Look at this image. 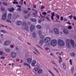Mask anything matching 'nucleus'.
Here are the masks:
<instances>
[{
    "label": "nucleus",
    "instance_id": "40",
    "mask_svg": "<svg viewBox=\"0 0 76 76\" xmlns=\"http://www.w3.org/2000/svg\"><path fill=\"white\" fill-rule=\"evenodd\" d=\"M3 4H4V5L6 6H7V3L6 2L4 3H3Z\"/></svg>",
    "mask_w": 76,
    "mask_h": 76
},
{
    "label": "nucleus",
    "instance_id": "21",
    "mask_svg": "<svg viewBox=\"0 0 76 76\" xmlns=\"http://www.w3.org/2000/svg\"><path fill=\"white\" fill-rule=\"evenodd\" d=\"M71 44H72V46H74V45H75V42L73 40H71Z\"/></svg>",
    "mask_w": 76,
    "mask_h": 76
},
{
    "label": "nucleus",
    "instance_id": "25",
    "mask_svg": "<svg viewBox=\"0 0 76 76\" xmlns=\"http://www.w3.org/2000/svg\"><path fill=\"white\" fill-rule=\"evenodd\" d=\"M37 28H38V29H41V26L40 25H37Z\"/></svg>",
    "mask_w": 76,
    "mask_h": 76
},
{
    "label": "nucleus",
    "instance_id": "54",
    "mask_svg": "<svg viewBox=\"0 0 76 76\" xmlns=\"http://www.w3.org/2000/svg\"><path fill=\"white\" fill-rule=\"evenodd\" d=\"M33 14L34 15V16H36V13H35V12H33Z\"/></svg>",
    "mask_w": 76,
    "mask_h": 76
},
{
    "label": "nucleus",
    "instance_id": "64",
    "mask_svg": "<svg viewBox=\"0 0 76 76\" xmlns=\"http://www.w3.org/2000/svg\"><path fill=\"white\" fill-rule=\"evenodd\" d=\"M33 7L34 8H36L37 6H36V5H33Z\"/></svg>",
    "mask_w": 76,
    "mask_h": 76
},
{
    "label": "nucleus",
    "instance_id": "56",
    "mask_svg": "<svg viewBox=\"0 0 76 76\" xmlns=\"http://www.w3.org/2000/svg\"><path fill=\"white\" fill-rule=\"evenodd\" d=\"M45 50H47V51L48 50H49V48H45Z\"/></svg>",
    "mask_w": 76,
    "mask_h": 76
},
{
    "label": "nucleus",
    "instance_id": "28",
    "mask_svg": "<svg viewBox=\"0 0 76 76\" xmlns=\"http://www.w3.org/2000/svg\"><path fill=\"white\" fill-rule=\"evenodd\" d=\"M23 0H21V1L20 2L19 4L21 5H22V4H23Z\"/></svg>",
    "mask_w": 76,
    "mask_h": 76
},
{
    "label": "nucleus",
    "instance_id": "36",
    "mask_svg": "<svg viewBox=\"0 0 76 76\" xmlns=\"http://www.w3.org/2000/svg\"><path fill=\"white\" fill-rule=\"evenodd\" d=\"M68 28L69 29H72V26H69L68 27Z\"/></svg>",
    "mask_w": 76,
    "mask_h": 76
},
{
    "label": "nucleus",
    "instance_id": "44",
    "mask_svg": "<svg viewBox=\"0 0 76 76\" xmlns=\"http://www.w3.org/2000/svg\"><path fill=\"white\" fill-rule=\"evenodd\" d=\"M71 71L72 72H73V71H74V67H72L71 69Z\"/></svg>",
    "mask_w": 76,
    "mask_h": 76
},
{
    "label": "nucleus",
    "instance_id": "3",
    "mask_svg": "<svg viewBox=\"0 0 76 76\" xmlns=\"http://www.w3.org/2000/svg\"><path fill=\"white\" fill-rule=\"evenodd\" d=\"M51 40V38L50 37H47L44 39V42L45 43H48Z\"/></svg>",
    "mask_w": 76,
    "mask_h": 76
},
{
    "label": "nucleus",
    "instance_id": "38",
    "mask_svg": "<svg viewBox=\"0 0 76 76\" xmlns=\"http://www.w3.org/2000/svg\"><path fill=\"white\" fill-rule=\"evenodd\" d=\"M38 22L39 23H41V22L42 21V20L41 19H38Z\"/></svg>",
    "mask_w": 76,
    "mask_h": 76
},
{
    "label": "nucleus",
    "instance_id": "62",
    "mask_svg": "<svg viewBox=\"0 0 76 76\" xmlns=\"http://www.w3.org/2000/svg\"><path fill=\"white\" fill-rule=\"evenodd\" d=\"M51 13V11H49L47 12V13Z\"/></svg>",
    "mask_w": 76,
    "mask_h": 76
},
{
    "label": "nucleus",
    "instance_id": "24",
    "mask_svg": "<svg viewBox=\"0 0 76 76\" xmlns=\"http://www.w3.org/2000/svg\"><path fill=\"white\" fill-rule=\"evenodd\" d=\"M45 36L42 34H41L40 36V38L41 39H43V38H44Z\"/></svg>",
    "mask_w": 76,
    "mask_h": 76
},
{
    "label": "nucleus",
    "instance_id": "51",
    "mask_svg": "<svg viewBox=\"0 0 76 76\" xmlns=\"http://www.w3.org/2000/svg\"><path fill=\"white\" fill-rule=\"evenodd\" d=\"M16 7H20V8L21 7V6L19 5H17Z\"/></svg>",
    "mask_w": 76,
    "mask_h": 76
},
{
    "label": "nucleus",
    "instance_id": "34",
    "mask_svg": "<svg viewBox=\"0 0 76 76\" xmlns=\"http://www.w3.org/2000/svg\"><path fill=\"white\" fill-rule=\"evenodd\" d=\"M1 10H2V12H4V11H5V9L3 8V7H2L1 8Z\"/></svg>",
    "mask_w": 76,
    "mask_h": 76
},
{
    "label": "nucleus",
    "instance_id": "32",
    "mask_svg": "<svg viewBox=\"0 0 76 76\" xmlns=\"http://www.w3.org/2000/svg\"><path fill=\"white\" fill-rule=\"evenodd\" d=\"M34 48L36 52V53H38V54H39V51H38V50H37V49L35 48Z\"/></svg>",
    "mask_w": 76,
    "mask_h": 76
},
{
    "label": "nucleus",
    "instance_id": "2",
    "mask_svg": "<svg viewBox=\"0 0 76 76\" xmlns=\"http://www.w3.org/2000/svg\"><path fill=\"white\" fill-rule=\"evenodd\" d=\"M51 45L53 46V47H55L56 46L57 44V40L56 39H53L51 41Z\"/></svg>",
    "mask_w": 76,
    "mask_h": 76
},
{
    "label": "nucleus",
    "instance_id": "43",
    "mask_svg": "<svg viewBox=\"0 0 76 76\" xmlns=\"http://www.w3.org/2000/svg\"><path fill=\"white\" fill-rule=\"evenodd\" d=\"M53 69H54V70L56 71V72H57V73H58V70H57V69H56L54 67H53Z\"/></svg>",
    "mask_w": 76,
    "mask_h": 76
},
{
    "label": "nucleus",
    "instance_id": "20",
    "mask_svg": "<svg viewBox=\"0 0 76 76\" xmlns=\"http://www.w3.org/2000/svg\"><path fill=\"white\" fill-rule=\"evenodd\" d=\"M24 65L25 66H27L29 67V68L31 69V66H30V65H29V64H28V63H24Z\"/></svg>",
    "mask_w": 76,
    "mask_h": 76
},
{
    "label": "nucleus",
    "instance_id": "26",
    "mask_svg": "<svg viewBox=\"0 0 76 76\" xmlns=\"http://www.w3.org/2000/svg\"><path fill=\"white\" fill-rule=\"evenodd\" d=\"M43 42L44 41H43V40H41L39 42V44H40L41 45H42V44L43 43Z\"/></svg>",
    "mask_w": 76,
    "mask_h": 76
},
{
    "label": "nucleus",
    "instance_id": "33",
    "mask_svg": "<svg viewBox=\"0 0 76 76\" xmlns=\"http://www.w3.org/2000/svg\"><path fill=\"white\" fill-rule=\"evenodd\" d=\"M58 58L59 60H60V61L62 62V58H61V57L60 56H58Z\"/></svg>",
    "mask_w": 76,
    "mask_h": 76
},
{
    "label": "nucleus",
    "instance_id": "27",
    "mask_svg": "<svg viewBox=\"0 0 76 76\" xmlns=\"http://www.w3.org/2000/svg\"><path fill=\"white\" fill-rule=\"evenodd\" d=\"M0 31V32H1L3 33H7V32L6 31L4 30H3Z\"/></svg>",
    "mask_w": 76,
    "mask_h": 76
},
{
    "label": "nucleus",
    "instance_id": "16",
    "mask_svg": "<svg viewBox=\"0 0 76 76\" xmlns=\"http://www.w3.org/2000/svg\"><path fill=\"white\" fill-rule=\"evenodd\" d=\"M8 10L10 12H12L14 11V8H11L8 9Z\"/></svg>",
    "mask_w": 76,
    "mask_h": 76
},
{
    "label": "nucleus",
    "instance_id": "58",
    "mask_svg": "<svg viewBox=\"0 0 76 76\" xmlns=\"http://www.w3.org/2000/svg\"><path fill=\"white\" fill-rule=\"evenodd\" d=\"M69 18H70V19H72V17H73V16L72 15H70L69 16Z\"/></svg>",
    "mask_w": 76,
    "mask_h": 76
},
{
    "label": "nucleus",
    "instance_id": "53",
    "mask_svg": "<svg viewBox=\"0 0 76 76\" xmlns=\"http://www.w3.org/2000/svg\"><path fill=\"white\" fill-rule=\"evenodd\" d=\"M60 19H61V20H63V17H61Z\"/></svg>",
    "mask_w": 76,
    "mask_h": 76
},
{
    "label": "nucleus",
    "instance_id": "61",
    "mask_svg": "<svg viewBox=\"0 0 76 76\" xmlns=\"http://www.w3.org/2000/svg\"><path fill=\"white\" fill-rule=\"evenodd\" d=\"M51 62L52 63H53V64H55V62H54L53 61H52Z\"/></svg>",
    "mask_w": 76,
    "mask_h": 76
},
{
    "label": "nucleus",
    "instance_id": "31",
    "mask_svg": "<svg viewBox=\"0 0 76 76\" xmlns=\"http://www.w3.org/2000/svg\"><path fill=\"white\" fill-rule=\"evenodd\" d=\"M29 12V11H28V10H24L23 11V13H25V14H26V13H28Z\"/></svg>",
    "mask_w": 76,
    "mask_h": 76
},
{
    "label": "nucleus",
    "instance_id": "46",
    "mask_svg": "<svg viewBox=\"0 0 76 76\" xmlns=\"http://www.w3.org/2000/svg\"><path fill=\"white\" fill-rule=\"evenodd\" d=\"M45 7H44V6L43 5L41 7V9L42 10V9H44Z\"/></svg>",
    "mask_w": 76,
    "mask_h": 76
},
{
    "label": "nucleus",
    "instance_id": "8",
    "mask_svg": "<svg viewBox=\"0 0 76 76\" xmlns=\"http://www.w3.org/2000/svg\"><path fill=\"white\" fill-rule=\"evenodd\" d=\"M11 56L13 58H15V57H16V54L15 52H12L11 53Z\"/></svg>",
    "mask_w": 76,
    "mask_h": 76
},
{
    "label": "nucleus",
    "instance_id": "48",
    "mask_svg": "<svg viewBox=\"0 0 76 76\" xmlns=\"http://www.w3.org/2000/svg\"><path fill=\"white\" fill-rule=\"evenodd\" d=\"M17 10H18H18H19L20 11H21V8H18L17 9Z\"/></svg>",
    "mask_w": 76,
    "mask_h": 76
},
{
    "label": "nucleus",
    "instance_id": "37",
    "mask_svg": "<svg viewBox=\"0 0 76 76\" xmlns=\"http://www.w3.org/2000/svg\"><path fill=\"white\" fill-rule=\"evenodd\" d=\"M33 38H35L36 37V33H34L33 34Z\"/></svg>",
    "mask_w": 76,
    "mask_h": 76
},
{
    "label": "nucleus",
    "instance_id": "14",
    "mask_svg": "<svg viewBox=\"0 0 76 76\" xmlns=\"http://www.w3.org/2000/svg\"><path fill=\"white\" fill-rule=\"evenodd\" d=\"M22 24V21H18L17 23V25H19V26L21 25Z\"/></svg>",
    "mask_w": 76,
    "mask_h": 76
},
{
    "label": "nucleus",
    "instance_id": "6",
    "mask_svg": "<svg viewBox=\"0 0 76 76\" xmlns=\"http://www.w3.org/2000/svg\"><path fill=\"white\" fill-rule=\"evenodd\" d=\"M37 64V61L35 60H33L32 61V62L31 63V65L33 67L35 66V64Z\"/></svg>",
    "mask_w": 76,
    "mask_h": 76
},
{
    "label": "nucleus",
    "instance_id": "39",
    "mask_svg": "<svg viewBox=\"0 0 76 76\" xmlns=\"http://www.w3.org/2000/svg\"><path fill=\"white\" fill-rule=\"evenodd\" d=\"M26 24H27V23L26 22H23V25H26Z\"/></svg>",
    "mask_w": 76,
    "mask_h": 76
},
{
    "label": "nucleus",
    "instance_id": "7",
    "mask_svg": "<svg viewBox=\"0 0 76 76\" xmlns=\"http://www.w3.org/2000/svg\"><path fill=\"white\" fill-rule=\"evenodd\" d=\"M10 44V42L9 40H6L4 42L5 45H9Z\"/></svg>",
    "mask_w": 76,
    "mask_h": 76
},
{
    "label": "nucleus",
    "instance_id": "49",
    "mask_svg": "<svg viewBox=\"0 0 76 76\" xmlns=\"http://www.w3.org/2000/svg\"><path fill=\"white\" fill-rule=\"evenodd\" d=\"M40 15L41 17H42V18H45V16H42V15H41L40 14Z\"/></svg>",
    "mask_w": 76,
    "mask_h": 76
},
{
    "label": "nucleus",
    "instance_id": "19",
    "mask_svg": "<svg viewBox=\"0 0 76 76\" xmlns=\"http://www.w3.org/2000/svg\"><path fill=\"white\" fill-rule=\"evenodd\" d=\"M66 44H70V42L71 41H70V39H67L66 40Z\"/></svg>",
    "mask_w": 76,
    "mask_h": 76
},
{
    "label": "nucleus",
    "instance_id": "45",
    "mask_svg": "<svg viewBox=\"0 0 76 76\" xmlns=\"http://www.w3.org/2000/svg\"><path fill=\"white\" fill-rule=\"evenodd\" d=\"M13 4H18V2H13Z\"/></svg>",
    "mask_w": 76,
    "mask_h": 76
},
{
    "label": "nucleus",
    "instance_id": "22",
    "mask_svg": "<svg viewBox=\"0 0 76 76\" xmlns=\"http://www.w3.org/2000/svg\"><path fill=\"white\" fill-rule=\"evenodd\" d=\"M66 46L68 48H70L71 47V45H70V43H68L66 44Z\"/></svg>",
    "mask_w": 76,
    "mask_h": 76
},
{
    "label": "nucleus",
    "instance_id": "47",
    "mask_svg": "<svg viewBox=\"0 0 76 76\" xmlns=\"http://www.w3.org/2000/svg\"><path fill=\"white\" fill-rule=\"evenodd\" d=\"M39 36H40V35H41V32L40 31H39Z\"/></svg>",
    "mask_w": 76,
    "mask_h": 76
},
{
    "label": "nucleus",
    "instance_id": "50",
    "mask_svg": "<svg viewBox=\"0 0 76 76\" xmlns=\"http://www.w3.org/2000/svg\"><path fill=\"white\" fill-rule=\"evenodd\" d=\"M14 47V46L13 45H10V47L11 48H12L13 47Z\"/></svg>",
    "mask_w": 76,
    "mask_h": 76
},
{
    "label": "nucleus",
    "instance_id": "18",
    "mask_svg": "<svg viewBox=\"0 0 76 76\" xmlns=\"http://www.w3.org/2000/svg\"><path fill=\"white\" fill-rule=\"evenodd\" d=\"M7 18L9 19H10L12 18V14L9 13L8 14Z\"/></svg>",
    "mask_w": 76,
    "mask_h": 76
},
{
    "label": "nucleus",
    "instance_id": "4",
    "mask_svg": "<svg viewBox=\"0 0 76 76\" xmlns=\"http://www.w3.org/2000/svg\"><path fill=\"white\" fill-rule=\"evenodd\" d=\"M63 31L64 34L66 35H67V34H69V30L66 28H64Z\"/></svg>",
    "mask_w": 76,
    "mask_h": 76
},
{
    "label": "nucleus",
    "instance_id": "35",
    "mask_svg": "<svg viewBox=\"0 0 76 76\" xmlns=\"http://www.w3.org/2000/svg\"><path fill=\"white\" fill-rule=\"evenodd\" d=\"M55 16H56V17L57 18H58V19H59V15H58V14H56L55 15Z\"/></svg>",
    "mask_w": 76,
    "mask_h": 76
},
{
    "label": "nucleus",
    "instance_id": "60",
    "mask_svg": "<svg viewBox=\"0 0 76 76\" xmlns=\"http://www.w3.org/2000/svg\"><path fill=\"white\" fill-rule=\"evenodd\" d=\"M24 18L26 19H28V17L27 16H24Z\"/></svg>",
    "mask_w": 76,
    "mask_h": 76
},
{
    "label": "nucleus",
    "instance_id": "52",
    "mask_svg": "<svg viewBox=\"0 0 76 76\" xmlns=\"http://www.w3.org/2000/svg\"><path fill=\"white\" fill-rule=\"evenodd\" d=\"M46 18L47 19V20H49V21H50V19H49V18L47 17H46Z\"/></svg>",
    "mask_w": 76,
    "mask_h": 76
},
{
    "label": "nucleus",
    "instance_id": "29",
    "mask_svg": "<svg viewBox=\"0 0 76 76\" xmlns=\"http://www.w3.org/2000/svg\"><path fill=\"white\" fill-rule=\"evenodd\" d=\"M63 66L64 69H66V64L65 63H64L63 64Z\"/></svg>",
    "mask_w": 76,
    "mask_h": 76
},
{
    "label": "nucleus",
    "instance_id": "11",
    "mask_svg": "<svg viewBox=\"0 0 76 76\" xmlns=\"http://www.w3.org/2000/svg\"><path fill=\"white\" fill-rule=\"evenodd\" d=\"M39 66L38 65H37L36 66L34 69V71H35V72H37V71H38L39 69Z\"/></svg>",
    "mask_w": 76,
    "mask_h": 76
},
{
    "label": "nucleus",
    "instance_id": "30",
    "mask_svg": "<svg viewBox=\"0 0 76 76\" xmlns=\"http://www.w3.org/2000/svg\"><path fill=\"white\" fill-rule=\"evenodd\" d=\"M71 55L72 57L75 56V53H71Z\"/></svg>",
    "mask_w": 76,
    "mask_h": 76
},
{
    "label": "nucleus",
    "instance_id": "13",
    "mask_svg": "<svg viewBox=\"0 0 76 76\" xmlns=\"http://www.w3.org/2000/svg\"><path fill=\"white\" fill-rule=\"evenodd\" d=\"M52 16H51V18L52 20H54V16H55V14L54 12H53L51 13Z\"/></svg>",
    "mask_w": 76,
    "mask_h": 76
},
{
    "label": "nucleus",
    "instance_id": "17",
    "mask_svg": "<svg viewBox=\"0 0 76 76\" xmlns=\"http://www.w3.org/2000/svg\"><path fill=\"white\" fill-rule=\"evenodd\" d=\"M37 73L38 74H41L42 73V69H40L37 72Z\"/></svg>",
    "mask_w": 76,
    "mask_h": 76
},
{
    "label": "nucleus",
    "instance_id": "12",
    "mask_svg": "<svg viewBox=\"0 0 76 76\" xmlns=\"http://www.w3.org/2000/svg\"><path fill=\"white\" fill-rule=\"evenodd\" d=\"M35 26L34 25H31V27L30 28V31H33V30H34L35 29Z\"/></svg>",
    "mask_w": 76,
    "mask_h": 76
},
{
    "label": "nucleus",
    "instance_id": "1",
    "mask_svg": "<svg viewBox=\"0 0 76 76\" xmlns=\"http://www.w3.org/2000/svg\"><path fill=\"white\" fill-rule=\"evenodd\" d=\"M58 44L59 46H63L64 45V42L63 40L59 39L58 40Z\"/></svg>",
    "mask_w": 76,
    "mask_h": 76
},
{
    "label": "nucleus",
    "instance_id": "42",
    "mask_svg": "<svg viewBox=\"0 0 76 76\" xmlns=\"http://www.w3.org/2000/svg\"><path fill=\"white\" fill-rule=\"evenodd\" d=\"M42 14L44 15H47V12H42Z\"/></svg>",
    "mask_w": 76,
    "mask_h": 76
},
{
    "label": "nucleus",
    "instance_id": "23",
    "mask_svg": "<svg viewBox=\"0 0 76 76\" xmlns=\"http://www.w3.org/2000/svg\"><path fill=\"white\" fill-rule=\"evenodd\" d=\"M30 20L34 22H35L36 21V20L34 18H31L30 19Z\"/></svg>",
    "mask_w": 76,
    "mask_h": 76
},
{
    "label": "nucleus",
    "instance_id": "10",
    "mask_svg": "<svg viewBox=\"0 0 76 76\" xmlns=\"http://www.w3.org/2000/svg\"><path fill=\"white\" fill-rule=\"evenodd\" d=\"M32 59L31 58H28L27 59V61L28 63H32Z\"/></svg>",
    "mask_w": 76,
    "mask_h": 76
},
{
    "label": "nucleus",
    "instance_id": "5",
    "mask_svg": "<svg viewBox=\"0 0 76 76\" xmlns=\"http://www.w3.org/2000/svg\"><path fill=\"white\" fill-rule=\"evenodd\" d=\"M6 18H7V13H4L2 16V19L4 20H6Z\"/></svg>",
    "mask_w": 76,
    "mask_h": 76
},
{
    "label": "nucleus",
    "instance_id": "59",
    "mask_svg": "<svg viewBox=\"0 0 76 76\" xmlns=\"http://www.w3.org/2000/svg\"><path fill=\"white\" fill-rule=\"evenodd\" d=\"M6 22H8V23H9V22L10 21H9V20H8V19H7L6 20Z\"/></svg>",
    "mask_w": 76,
    "mask_h": 76
},
{
    "label": "nucleus",
    "instance_id": "55",
    "mask_svg": "<svg viewBox=\"0 0 76 76\" xmlns=\"http://www.w3.org/2000/svg\"><path fill=\"white\" fill-rule=\"evenodd\" d=\"M64 21H67V19L66 18H64Z\"/></svg>",
    "mask_w": 76,
    "mask_h": 76
},
{
    "label": "nucleus",
    "instance_id": "57",
    "mask_svg": "<svg viewBox=\"0 0 76 76\" xmlns=\"http://www.w3.org/2000/svg\"><path fill=\"white\" fill-rule=\"evenodd\" d=\"M3 54V52L2 51H0V55H2Z\"/></svg>",
    "mask_w": 76,
    "mask_h": 76
},
{
    "label": "nucleus",
    "instance_id": "41",
    "mask_svg": "<svg viewBox=\"0 0 76 76\" xmlns=\"http://www.w3.org/2000/svg\"><path fill=\"white\" fill-rule=\"evenodd\" d=\"M69 63L70 64L72 65V59H70L69 60Z\"/></svg>",
    "mask_w": 76,
    "mask_h": 76
},
{
    "label": "nucleus",
    "instance_id": "63",
    "mask_svg": "<svg viewBox=\"0 0 76 76\" xmlns=\"http://www.w3.org/2000/svg\"><path fill=\"white\" fill-rule=\"evenodd\" d=\"M49 72L51 74L53 73H52V72H51V71H50V70H49Z\"/></svg>",
    "mask_w": 76,
    "mask_h": 76
},
{
    "label": "nucleus",
    "instance_id": "15",
    "mask_svg": "<svg viewBox=\"0 0 76 76\" xmlns=\"http://www.w3.org/2000/svg\"><path fill=\"white\" fill-rule=\"evenodd\" d=\"M5 51L6 53H9L10 52V49L6 48L5 49Z\"/></svg>",
    "mask_w": 76,
    "mask_h": 76
},
{
    "label": "nucleus",
    "instance_id": "9",
    "mask_svg": "<svg viewBox=\"0 0 76 76\" xmlns=\"http://www.w3.org/2000/svg\"><path fill=\"white\" fill-rule=\"evenodd\" d=\"M54 30L55 34H59V31L58 29L57 28H55L54 29Z\"/></svg>",
    "mask_w": 76,
    "mask_h": 76
}]
</instances>
